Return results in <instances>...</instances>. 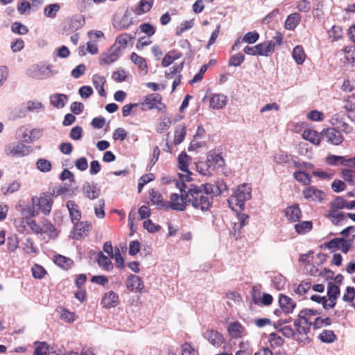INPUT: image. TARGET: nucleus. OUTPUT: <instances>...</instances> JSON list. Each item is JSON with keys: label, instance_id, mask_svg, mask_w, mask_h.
<instances>
[{"label": "nucleus", "instance_id": "1", "mask_svg": "<svg viewBox=\"0 0 355 355\" xmlns=\"http://www.w3.org/2000/svg\"><path fill=\"white\" fill-rule=\"evenodd\" d=\"M183 187L187 189V194H184L183 199L187 202V205H191L202 212L209 210L214 198L220 196L226 189V185L222 181L216 184L205 183L200 185H196L190 182Z\"/></svg>", "mask_w": 355, "mask_h": 355}, {"label": "nucleus", "instance_id": "2", "mask_svg": "<svg viewBox=\"0 0 355 355\" xmlns=\"http://www.w3.org/2000/svg\"><path fill=\"white\" fill-rule=\"evenodd\" d=\"M53 194L49 192H43L39 197L33 196L31 199V206L22 210L23 215H28L31 218L37 216L40 212L46 216L51 213L53 199Z\"/></svg>", "mask_w": 355, "mask_h": 355}, {"label": "nucleus", "instance_id": "3", "mask_svg": "<svg viewBox=\"0 0 355 355\" xmlns=\"http://www.w3.org/2000/svg\"><path fill=\"white\" fill-rule=\"evenodd\" d=\"M193 180L191 177L188 175H180V182H177L176 186L180 190L181 195L178 193H172L170 197L171 201L167 202L168 208L175 211H184L187 206V202L184 200V196L187 194L186 189L183 187L184 185H187V182H190Z\"/></svg>", "mask_w": 355, "mask_h": 355}, {"label": "nucleus", "instance_id": "4", "mask_svg": "<svg viewBox=\"0 0 355 355\" xmlns=\"http://www.w3.org/2000/svg\"><path fill=\"white\" fill-rule=\"evenodd\" d=\"M318 314L319 312L310 309L300 311L297 318L293 321L297 333L300 335H307L310 331L311 327L313 326V317Z\"/></svg>", "mask_w": 355, "mask_h": 355}, {"label": "nucleus", "instance_id": "5", "mask_svg": "<svg viewBox=\"0 0 355 355\" xmlns=\"http://www.w3.org/2000/svg\"><path fill=\"white\" fill-rule=\"evenodd\" d=\"M252 189L248 184H242L236 188L234 192V195L228 199L230 207L232 209L238 207L243 209L245 207V202L249 200L252 198Z\"/></svg>", "mask_w": 355, "mask_h": 355}, {"label": "nucleus", "instance_id": "6", "mask_svg": "<svg viewBox=\"0 0 355 355\" xmlns=\"http://www.w3.org/2000/svg\"><path fill=\"white\" fill-rule=\"evenodd\" d=\"M140 105L142 106V111L148 109L157 110L159 112H164L166 110L165 105L162 103V97L158 94H151L146 96L144 101Z\"/></svg>", "mask_w": 355, "mask_h": 355}, {"label": "nucleus", "instance_id": "7", "mask_svg": "<svg viewBox=\"0 0 355 355\" xmlns=\"http://www.w3.org/2000/svg\"><path fill=\"white\" fill-rule=\"evenodd\" d=\"M31 147L19 142H13L7 144L4 148V152L11 157H24L30 153Z\"/></svg>", "mask_w": 355, "mask_h": 355}, {"label": "nucleus", "instance_id": "8", "mask_svg": "<svg viewBox=\"0 0 355 355\" xmlns=\"http://www.w3.org/2000/svg\"><path fill=\"white\" fill-rule=\"evenodd\" d=\"M53 71L51 70V65L48 64H37L33 66L28 70V75L32 78L37 80H42L52 76Z\"/></svg>", "mask_w": 355, "mask_h": 355}, {"label": "nucleus", "instance_id": "9", "mask_svg": "<svg viewBox=\"0 0 355 355\" xmlns=\"http://www.w3.org/2000/svg\"><path fill=\"white\" fill-rule=\"evenodd\" d=\"M278 302L279 307L285 314L292 313L297 305L292 298L282 293L279 295Z\"/></svg>", "mask_w": 355, "mask_h": 355}, {"label": "nucleus", "instance_id": "10", "mask_svg": "<svg viewBox=\"0 0 355 355\" xmlns=\"http://www.w3.org/2000/svg\"><path fill=\"white\" fill-rule=\"evenodd\" d=\"M119 297L118 294L110 291L103 295L101 304L103 308L111 309L116 307L119 304Z\"/></svg>", "mask_w": 355, "mask_h": 355}, {"label": "nucleus", "instance_id": "11", "mask_svg": "<svg viewBox=\"0 0 355 355\" xmlns=\"http://www.w3.org/2000/svg\"><path fill=\"white\" fill-rule=\"evenodd\" d=\"M203 336L210 344L216 347H220L225 341L222 334L214 329L207 330L204 333Z\"/></svg>", "mask_w": 355, "mask_h": 355}, {"label": "nucleus", "instance_id": "12", "mask_svg": "<svg viewBox=\"0 0 355 355\" xmlns=\"http://www.w3.org/2000/svg\"><path fill=\"white\" fill-rule=\"evenodd\" d=\"M304 198L311 201H322L324 198V193L315 187H309L303 191Z\"/></svg>", "mask_w": 355, "mask_h": 355}, {"label": "nucleus", "instance_id": "13", "mask_svg": "<svg viewBox=\"0 0 355 355\" xmlns=\"http://www.w3.org/2000/svg\"><path fill=\"white\" fill-rule=\"evenodd\" d=\"M324 137L328 142L334 145H339L343 141L341 132L334 128H327L324 133Z\"/></svg>", "mask_w": 355, "mask_h": 355}, {"label": "nucleus", "instance_id": "14", "mask_svg": "<svg viewBox=\"0 0 355 355\" xmlns=\"http://www.w3.org/2000/svg\"><path fill=\"white\" fill-rule=\"evenodd\" d=\"M227 332L231 338L236 339L245 334V329L239 322L235 321L229 324Z\"/></svg>", "mask_w": 355, "mask_h": 355}, {"label": "nucleus", "instance_id": "15", "mask_svg": "<svg viewBox=\"0 0 355 355\" xmlns=\"http://www.w3.org/2000/svg\"><path fill=\"white\" fill-rule=\"evenodd\" d=\"M149 197L152 205H156L159 209H168V203L163 200L162 194L155 189L149 191Z\"/></svg>", "mask_w": 355, "mask_h": 355}, {"label": "nucleus", "instance_id": "16", "mask_svg": "<svg viewBox=\"0 0 355 355\" xmlns=\"http://www.w3.org/2000/svg\"><path fill=\"white\" fill-rule=\"evenodd\" d=\"M125 286L130 291H134L135 290L141 291L144 288L141 279L132 274L128 277Z\"/></svg>", "mask_w": 355, "mask_h": 355}, {"label": "nucleus", "instance_id": "17", "mask_svg": "<svg viewBox=\"0 0 355 355\" xmlns=\"http://www.w3.org/2000/svg\"><path fill=\"white\" fill-rule=\"evenodd\" d=\"M227 103V98L221 94H214L209 100L210 107L214 110L223 108Z\"/></svg>", "mask_w": 355, "mask_h": 355}, {"label": "nucleus", "instance_id": "18", "mask_svg": "<svg viewBox=\"0 0 355 355\" xmlns=\"http://www.w3.org/2000/svg\"><path fill=\"white\" fill-rule=\"evenodd\" d=\"M83 189L84 196L89 200L96 199L100 195V190L96 184L86 182L84 184Z\"/></svg>", "mask_w": 355, "mask_h": 355}, {"label": "nucleus", "instance_id": "19", "mask_svg": "<svg viewBox=\"0 0 355 355\" xmlns=\"http://www.w3.org/2000/svg\"><path fill=\"white\" fill-rule=\"evenodd\" d=\"M154 3V0H141L136 8L130 10L137 15H141L149 12Z\"/></svg>", "mask_w": 355, "mask_h": 355}, {"label": "nucleus", "instance_id": "20", "mask_svg": "<svg viewBox=\"0 0 355 355\" xmlns=\"http://www.w3.org/2000/svg\"><path fill=\"white\" fill-rule=\"evenodd\" d=\"M41 231L39 234H46L50 239H55L58 232L54 225L47 219H44L40 225Z\"/></svg>", "mask_w": 355, "mask_h": 355}, {"label": "nucleus", "instance_id": "21", "mask_svg": "<svg viewBox=\"0 0 355 355\" xmlns=\"http://www.w3.org/2000/svg\"><path fill=\"white\" fill-rule=\"evenodd\" d=\"M66 206L69 211L71 221L73 223L75 221H79L81 218V212L78 205L73 200H68Z\"/></svg>", "mask_w": 355, "mask_h": 355}, {"label": "nucleus", "instance_id": "22", "mask_svg": "<svg viewBox=\"0 0 355 355\" xmlns=\"http://www.w3.org/2000/svg\"><path fill=\"white\" fill-rule=\"evenodd\" d=\"M207 162L211 170L223 167L225 164L223 157L219 154L215 153H210L207 155Z\"/></svg>", "mask_w": 355, "mask_h": 355}, {"label": "nucleus", "instance_id": "23", "mask_svg": "<svg viewBox=\"0 0 355 355\" xmlns=\"http://www.w3.org/2000/svg\"><path fill=\"white\" fill-rule=\"evenodd\" d=\"M285 216L291 222L299 220L302 216L301 210L297 205H294L286 208Z\"/></svg>", "mask_w": 355, "mask_h": 355}, {"label": "nucleus", "instance_id": "24", "mask_svg": "<svg viewBox=\"0 0 355 355\" xmlns=\"http://www.w3.org/2000/svg\"><path fill=\"white\" fill-rule=\"evenodd\" d=\"M49 99L51 104L53 107L62 109L65 106L68 101V96L63 94H53L49 96Z\"/></svg>", "mask_w": 355, "mask_h": 355}, {"label": "nucleus", "instance_id": "25", "mask_svg": "<svg viewBox=\"0 0 355 355\" xmlns=\"http://www.w3.org/2000/svg\"><path fill=\"white\" fill-rule=\"evenodd\" d=\"M191 161V157L187 155L185 152H182L178 157V168L180 171L186 173L185 175H188L189 177L191 175V173L189 171L188 166L189 163ZM181 174H179L180 177Z\"/></svg>", "mask_w": 355, "mask_h": 355}, {"label": "nucleus", "instance_id": "26", "mask_svg": "<svg viewBox=\"0 0 355 355\" xmlns=\"http://www.w3.org/2000/svg\"><path fill=\"white\" fill-rule=\"evenodd\" d=\"M132 39V37L128 33H123L119 35L114 44L112 46V49H116L118 51L121 52L122 49H125L127 46L128 42H130Z\"/></svg>", "mask_w": 355, "mask_h": 355}, {"label": "nucleus", "instance_id": "27", "mask_svg": "<svg viewBox=\"0 0 355 355\" xmlns=\"http://www.w3.org/2000/svg\"><path fill=\"white\" fill-rule=\"evenodd\" d=\"M120 54L121 52L118 51L116 49L113 50L112 46H111L107 53L102 55L100 58V64H110L115 62Z\"/></svg>", "mask_w": 355, "mask_h": 355}, {"label": "nucleus", "instance_id": "28", "mask_svg": "<svg viewBox=\"0 0 355 355\" xmlns=\"http://www.w3.org/2000/svg\"><path fill=\"white\" fill-rule=\"evenodd\" d=\"M258 55L261 56H268L274 52V45L271 42L266 41L257 45Z\"/></svg>", "mask_w": 355, "mask_h": 355}, {"label": "nucleus", "instance_id": "29", "mask_svg": "<svg viewBox=\"0 0 355 355\" xmlns=\"http://www.w3.org/2000/svg\"><path fill=\"white\" fill-rule=\"evenodd\" d=\"M111 259L110 257L105 256L102 252H99L97 254L98 264L107 271H110L113 268Z\"/></svg>", "mask_w": 355, "mask_h": 355}, {"label": "nucleus", "instance_id": "30", "mask_svg": "<svg viewBox=\"0 0 355 355\" xmlns=\"http://www.w3.org/2000/svg\"><path fill=\"white\" fill-rule=\"evenodd\" d=\"M302 137L315 145H319L321 140V137L318 132L311 129L304 130Z\"/></svg>", "mask_w": 355, "mask_h": 355}, {"label": "nucleus", "instance_id": "31", "mask_svg": "<svg viewBox=\"0 0 355 355\" xmlns=\"http://www.w3.org/2000/svg\"><path fill=\"white\" fill-rule=\"evenodd\" d=\"M187 134V127L184 124L179 125L176 127L174 132V144L179 145L185 138Z\"/></svg>", "mask_w": 355, "mask_h": 355}, {"label": "nucleus", "instance_id": "32", "mask_svg": "<svg viewBox=\"0 0 355 355\" xmlns=\"http://www.w3.org/2000/svg\"><path fill=\"white\" fill-rule=\"evenodd\" d=\"M301 19V17L298 13H292L288 16L286 22L285 27L288 30H294L295 27L299 24Z\"/></svg>", "mask_w": 355, "mask_h": 355}, {"label": "nucleus", "instance_id": "33", "mask_svg": "<svg viewBox=\"0 0 355 355\" xmlns=\"http://www.w3.org/2000/svg\"><path fill=\"white\" fill-rule=\"evenodd\" d=\"M327 216L329 220H331V223L336 225H338L340 222L345 219V216L343 212L334 209H330Z\"/></svg>", "mask_w": 355, "mask_h": 355}, {"label": "nucleus", "instance_id": "34", "mask_svg": "<svg viewBox=\"0 0 355 355\" xmlns=\"http://www.w3.org/2000/svg\"><path fill=\"white\" fill-rule=\"evenodd\" d=\"M74 228L80 236L86 234L92 229V223L87 221L77 222Z\"/></svg>", "mask_w": 355, "mask_h": 355}, {"label": "nucleus", "instance_id": "35", "mask_svg": "<svg viewBox=\"0 0 355 355\" xmlns=\"http://www.w3.org/2000/svg\"><path fill=\"white\" fill-rule=\"evenodd\" d=\"M292 56L297 64H302L304 62L306 54L301 46H296L293 50Z\"/></svg>", "mask_w": 355, "mask_h": 355}, {"label": "nucleus", "instance_id": "36", "mask_svg": "<svg viewBox=\"0 0 355 355\" xmlns=\"http://www.w3.org/2000/svg\"><path fill=\"white\" fill-rule=\"evenodd\" d=\"M130 59H131L132 62L138 66V67L141 71H147L148 65H147V62H146V60L144 58L139 56L136 53H132L131 54Z\"/></svg>", "mask_w": 355, "mask_h": 355}, {"label": "nucleus", "instance_id": "37", "mask_svg": "<svg viewBox=\"0 0 355 355\" xmlns=\"http://www.w3.org/2000/svg\"><path fill=\"white\" fill-rule=\"evenodd\" d=\"M293 176L297 182L303 184L304 185H309L311 182L310 175L305 171H295L293 173Z\"/></svg>", "mask_w": 355, "mask_h": 355}, {"label": "nucleus", "instance_id": "38", "mask_svg": "<svg viewBox=\"0 0 355 355\" xmlns=\"http://www.w3.org/2000/svg\"><path fill=\"white\" fill-rule=\"evenodd\" d=\"M311 221H303L295 225V230L299 234H304L312 230Z\"/></svg>", "mask_w": 355, "mask_h": 355}, {"label": "nucleus", "instance_id": "39", "mask_svg": "<svg viewBox=\"0 0 355 355\" xmlns=\"http://www.w3.org/2000/svg\"><path fill=\"white\" fill-rule=\"evenodd\" d=\"M56 311L60 313V318L67 322H71L75 320L73 313L69 311L63 307H58Z\"/></svg>", "mask_w": 355, "mask_h": 355}, {"label": "nucleus", "instance_id": "40", "mask_svg": "<svg viewBox=\"0 0 355 355\" xmlns=\"http://www.w3.org/2000/svg\"><path fill=\"white\" fill-rule=\"evenodd\" d=\"M326 162L330 166H337L339 165L344 166L345 156H339L330 155L326 157Z\"/></svg>", "mask_w": 355, "mask_h": 355}, {"label": "nucleus", "instance_id": "41", "mask_svg": "<svg viewBox=\"0 0 355 355\" xmlns=\"http://www.w3.org/2000/svg\"><path fill=\"white\" fill-rule=\"evenodd\" d=\"M340 288L333 282H329L327 286V296L329 299L336 300L340 295Z\"/></svg>", "mask_w": 355, "mask_h": 355}, {"label": "nucleus", "instance_id": "42", "mask_svg": "<svg viewBox=\"0 0 355 355\" xmlns=\"http://www.w3.org/2000/svg\"><path fill=\"white\" fill-rule=\"evenodd\" d=\"M319 338L323 343H330L336 340V335L331 330H323L319 335Z\"/></svg>", "mask_w": 355, "mask_h": 355}, {"label": "nucleus", "instance_id": "43", "mask_svg": "<svg viewBox=\"0 0 355 355\" xmlns=\"http://www.w3.org/2000/svg\"><path fill=\"white\" fill-rule=\"evenodd\" d=\"M342 177L345 181L351 185H355V171L352 169H343Z\"/></svg>", "mask_w": 355, "mask_h": 355}, {"label": "nucleus", "instance_id": "44", "mask_svg": "<svg viewBox=\"0 0 355 355\" xmlns=\"http://www.w3.org/2000/svg\"><path fill=\"white\" fill-rule=\"evenodd\" d=\"M328 34L333 41H338L343 37V30L341 27L334 25L328 31Z\"/></svg>", "mask_w": 355, "mask_h": 355}, {"label": "nucleus", "instance_id": "45", "mask_svg": "<svg viewBox=\"0 0 355 355\" xmlns=\"http://www.w3.org/2000/svg\"><path fill=\"white\" fill-rule=\"evenodd\" d=\"M105 200L100 199L94 205L95 215L98 218H103L105 217Z\"/></svg>", "mask_w": 355, "mask_h": 355}, {"label": "nucleus", "instance_id": "46", "mask_svg": "<svg viewBox=\"0 0 355 355\" xmlns=\"http://www.w3.org/2000/svg\"><path fill=\"white\" fill-rule=\"evenodd\" d=\"M36 347L34 351V355H46L49 350V345L46 342L36 341L35 343Z\"/></svg>", "mask_w": 355, "mask_h": 355}, {"label": "nucleus", "instance_id": "47", "mask_svg": "<svg viewBox=\"0 0 355 355\" xmlns=\"http://www.w3.org/2000/svg\"><path fill=\"white\" fill-rule=\"evenodd\" d=\"M37 168L42 172L46 173L51 170V163L46 159H39L36 163Z\"/></svg>", "mask_w": 355, "mask_h": 355}, {"label": "nucleus", "instance_id": "48", "mask_svg": "<svg viewBox=\"0 0 355 355\" xmlns=\"http://www.w3.org/2000/svg\"><path fill=\"white\" fill-rule=\"evenodd\" d=\"M11 30L13 33L21 35H26L28 32L27 26L22 24L21 22L17 21L14 22L12 24Z\"/></svg>", "mask_w": 355, "mask_h": 355}, {"label": "nucleus", "instance_id": "49", "mask_svg": "<svg viewBox=\"0 0 355 355\" xmlns=\"http://www.w3.org/2000/svg\"><path fill=\"white\" fill-rule=\"evenodd\" d=\"M239 350L237 351L235 355H252V349L248 343L241 342L239 345Z\"/></svg>", "mask_w": 355, "mask_h": 355}, {"label": "nucleus", "instance_id": "50", "mask_svg": "<svg viewBox=\"0 0 355 355\" xmlns=\"http://www.w3.org/2000/svg\"><path fill=\"white\" fill-rule=\"evenodd\" d=\"M347 208V202L343 197H336L331 203V209L338 210Z\"/></svg>", "mask_w": 355, "mask_h": 355}, {"label": "nucleus", "instance_id": "51", "mask_svg": "<svg viewBox=\"0 0 355 355\" xmlns=\"http://www.w3.org/2000/svg\"><path fill=\"white\" fill-rule=\"evenodd\" d=\"M269 342L271 347H280L283 345L284 340L276 333L272 332L269 335Z\"/></svg>", "mask_w": 355, "mask_h": 355}, {"label": "nucleus", "instance_id": "52", "mask_svg": "<svg viewBox=\"0 0 355 355\" xmlns=\"http://www.w3.org/2000/svg\"><path fill=\"white\" fill-rule=\"evenodd\" d=\"M31 270H32L33 276L35 279H39L43 278L46 273V271L45 270V269L42 266L38 265V264H35L32 267Z\"/></svg>", "mask_w": 355, "mask_h": 355}, {"label": "nucleus", "instance_id": "53", "mask_svg": "<svg viewBox=\"0 0 355 355\" xmlns=\"http://www.w3.org/2000/svg\"><path fill=\"white\" fill-rule=\"evenodd\" d=\"M60 9L58 3H53L47 6L44 9V14L46 17L53 18Z\"/></svg>", "mask_w": 355, "mask_h": 355}, {"label": "nucleus", "instance_id": "54", "mask_svg": "<svg viewBox=\"0 0 355 355\" xmlns=\"http://www.w3.org/2000/svg\"><path fill=\"white\" fill-rule=\"evenodd\" d=\"M171 125V120L169 117H164L161 119L160 122L157 125V131L159 133H162L165 130H168Z\"/></svg>", "mask_w": 355, "mask_h": 355}, {"label": "nucleus", "instance_id": "55", "mask_svg": "<svg viewBox=\"0 0 355 355\" xmlns=\"http://www.w3.org/2000/svg\"><path fill=\"white\" fill-rule=\"evenodd\" d=\"M183 69V62L180 63V64L175 65L170 68L168 71H166L165 72V77L167 79H171L173 78V76L181 72V71Z\"/></svg>", "mask_w": 355, "mask_h": 355}, {"label": "nucleus", "instance_id": "56", "mask_svg": "<svg viewBox=\"0 0 355 355\" xmlns=\"http://www.w3.org/2000/svg\"><path fill=\"white\" fill-rule=\"evenodd\" d=\"M331 324V320L329 318H322L317 317L314 318L313 327L315 329H319L324 326H329Z\"/></svg>", "mask_w": 355, "mask_h": 355}, {"label": "nucleus", "instance_id": "57", "mask_svg": "<svg viewBox=\"0 0 355 355\" xmlns=\"http://www.w3.org/2000/svg\"><path fill=\"white\" fill-rule=\"evenodd\" d=\"M245 60V55L241 53L234 55L230 58L229 65L238 67Z\"/></svg>", "mask_w": 355, "mask_h": 355}, {"label": "nucleus", "instance_id": "58", "mask_svg": "<svg viewBox=\"0 0 355 355\" xmlns=\"http://www.w3.org/2000/svg\"><path fill=\"white\" fill-rule=\"evenodd\" d=\"M259 38V35L257 32H248L243 37L242 41L248 44L255 43Z\"/></svg>", "mask_w": 355, "mask_h": 355}, {"label": "nucleus", "instance_id": "59", "mask_svg": "<svg viewBox=\"0 0 355 355\" xmlns=\"http://www.w3.org/2000/svg\"><path fill=\"white\" fill-rule=\"evenodd\" d=\"M310 288L311 283L303 282L297 286V288L295 289V292L299 295H302L306 293L310 290Z\"/></svg>", "mask_w": 355, "mask_h": 355}, {"label": "nucleus", "instance_id": "60", "mask_svg": "<svg viewBox=\"0 0 355 355\" xmlns=\"http://www.w3.org/2000/svg\"><path fill=\"white\" fill-rule=\"evenodd\" d=\"M194 25L193 20L185 21L182 22L176 29V35H181L183 32L192 28Z\"/></svg>", "mask_w": 355, "mask_h": 355}, {"label": "nucleus", "instance_id": "61", "mask_svg": "<svg viewBox=\"0 0 355 355\" xmlns=\"http://www.w3.org/2000/svg\"><path fill=\"white\" fill-rule=\"evenodd\" d=\"M141 31L148 37L153 35L155 33V27L149 23H144L140 25Z\"/></svg>", "mask_w": 355, "mask_h": 355}, {"label": "nucleus", "instance_id": "62", "mask_svg": "<svg viewBox=\"0 0 355 355\" xmlns=\"http://www.w3.org/2000/svg\"><path fill=\"white\" fill-rule=\"evenodd\" d=\"M209 168H211L207 162H200L196 164V169L198 172L203 175H208L210 174Z\"/></svg>", "mask_w": 355, "mask_h": 355}, {"label": "nucleus", "instance_id": "63", "mask_svg": "<svg viewBox=\"0 0 355 355\" xmlns=\"http://www.w3.org/2000/svg\"><path fill=\"white\" fill-rule=\"evenodd\" d=\"M352 241L351 239H345L342 238V241L339 243L338 250L343 253H347L352 246Z\"/></svg>", "mask_w": 355, "mask_h": 355}, {"label": "nucleus", "instance_id": "64", "mask_svg": "<svg viewBox=\"0 0 355 355\" xmlns=\"http://www.w3.org/2000/svg\"><path fill=\"white\" fill-rule=\"evenodd\" d=\"M144 227L148 230L150 233H155L159 230L161 228L159 225H156L150 219L144 222Z\"/></svg>", "mask_w": 355, "mask_h": 355}]
</instances>
